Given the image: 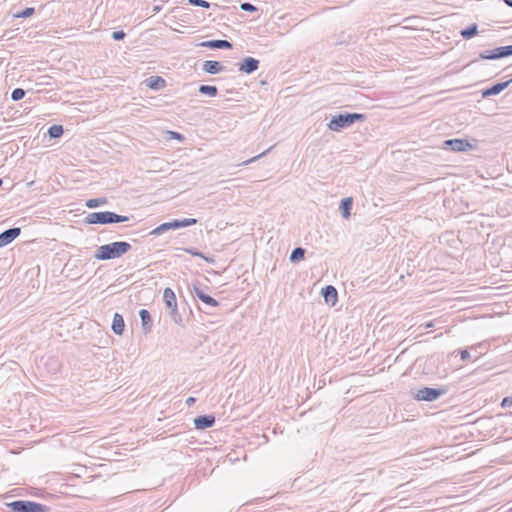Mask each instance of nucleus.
<instances>
[{
    "label": "nucleus",
    "mask_w": 512,
    "mask_h": 512,
    "mask_svg": "<svg viewBox=\"0 0 512 512\" xmlns=\"http://www.w3.org/2000/svg\"><path fill=\"white\" fill-rule=\"evenodd\" d=\"M131 248L132 246L129 242L116 241L99 246L94 257L101 261L111 260L123 256L129 252Z\"/></svg>",
    "instance_id": "1"
},
{
    "label": "nucleus",
    "mask_w": 512,
    "mask_h": 512,
    "mask_svg": "<svg viewBox=\"0 0 512 512\" xmlns=\"http://www.w3.org/2000/svg\"><path fill=\"white\" fill-rule=\"evenodd\" d=\"M365 119L366 116L365 114L362 113H339L337 115L332 116L330 122L328 123V128L332 131L339 132L343 129L352 126L354 123L364 121Z\"/></svg>",
    "instance_id": "2"
},
{
    "label": "nucleus",
    "mask_w": 512,
    "mask_h": 512,
    "mask_svg": "<svg viewBox=\"0 0 512 512\" xmlns=\"http://www.w3.org/2000/svg\"><path fill=\"white\" fill-rule=\"evenodd\" d=\"M129 219V216L119 215L112 211H99L89 213L85 217V223L106 225L126 222L129 221Z\"/></svg>",
    "instance_id": "3"
},
{
    "label": "nucleus",
    "mask_w": 512,
    "mask_h": 512,
    "mask_svg": "<svg viewBox=\"0 0 512 512\" xmlns=\"http://www.w3.org/2000/svg\"><path fill=\"white\" fill-rule=\"evenodd\" d=\"M7 508L12 512H48L49 507L41 503L29 500H15L6 503Z\"/></svg>",
    "instance_id": "4"
},
{
    "label": "nucleus",
    "mask_w": 512,
    "mask_h": 512,
    "mask_svg": "<svg viewBox=\"0 0 512 512\" xmlns=\"http://www.w3.org/2000/svg\"><path fill=\"white\" fill-rule=\"evenodd\" d=\"M197 223V219L195 218H185V219H174L170 222H165L154 228L149 232V235H161L169 230H177L184 227H189Z\"/></svg>",
    "instance_id": "5"
},
{
    "label": "nucleus",
    "mask_w": 512,
    "mask_h": 512,
    "mask_svg": "<svg viewBox=\"0 0 512 512\" xmlns=\"http://www.w3.org/2000/svg\"><path fill=\"white\" fill-rule=\"evenodd\" d=\"M447 391L446 387H423L413 394V398L417 401L433 402L445 395Z\"/></svg>",
    "instance_id": "6"
},
{
    "label": "nucleus",
    "mask_w": 512,
    "mask_h": 512,
    "mask_svg": "<svg viewBox=\"0 0 512 512\" xmlns=\"http://www.w3.org/2000/svg\"><path fill=\"white\" fill-rule=\"evenodd\" d=\"M443 147L454 152H465L474 149L475 145L467 139L454 138L445 140Z\"/></svg>",
    "instance_id": "7"
},
{
    "label": "nucleus",
    "mask_w": 512,
    "mask_h": 512,
    "mask_svg": "<svg viewBox=\"0 0 512 512\" xmlns=\"http://www.w3.org/2000/svg\"><path fill=\"white\" fill-rule=\"evenodd\" d=\"M191 294L193 297L198 298L201 302L204 304L211 306V307H218L220 304L219 302L213 298L212 296L208 295L202 286L198 284H193V288L191 290Z\"/></svg>",
    "instance_id": "8"
},
{
    "label": "nucleus",
    "mask_w": 512,
    "mask_h": 512,
    "mask_svg": "<svg viewBox=\"0 0 512 512\" xmlns=\"http://www.w3.org/2000/svg\"><path fill=\"white\" fill-rule=\"evenodd\" d=\"M259 65L260 62L258 59L248 56L238 63V69L242 73L251 74L258 70Z\"/></svg>",
    "instance_id": "9"
},
{
    "label": "nucleus",
    "mask_w": 512,
    "mask_h": 512,
    "mask_svg": "<svg viewBox=\"0 0 512 512\" xmlns=\"http://www.w3.org/2000/svg\"><path fill=\"white\" fill-rule=\"evenodd\" d=\"M512 83V78L504 81L493 84L492 86L481 91L483 98H488L490 96H495L504 91L509 85Z\"/></svg>",
    "instance_id": "10"
},
{
    "label": "nucleus",
    "mask_w": 512,
    "mask_h": 512,
    "mask_svg": "<svg viewBox=\"0 0 512 512\" xmlns=\"http://www.w3.org/2000/svg\"><path fill=\"white\" fill-rule=\"evenodd\" d=\"M21 233V228L12 227L0 233V248L14 241Z\"/></svg>",
    "instance_id": "11"
},
{
    "label": "nucleus",
    "mask_w": 512,
    "mask_h": 512,
    "mask_svg": "<svg viewBox=\"0 0 512 512\" xmlns=\"http://www.w3.org/2000/svg\"><path fill=\"white\" fill-rule=\"evenodd\" d=\"M215 416L212 414L199 415L194 418V426L198 430H205L214 426Z\"/></svg>",
    "instance_id": "12"
},
{
    "label": "nucleus",
    "mask_w": 512,
    "mask_h": 512,
    "mask_svg": "<svg viewBox=\"0 0 512 512\" xmlns=\"http://www.w3.org/2000/svg\"><path fill=\"white\" fill-rule=\"evenodd\" d=\"M321 295L324 298L325 303L330 306H334L338 301L337 289L332 285H327L321 290Z\"/></svg>",
    "instance_id": "13"
},
{
    "label": "nucleus",
    "mask_w": 512,
    "mask_h": 512,
    "mask_svg": "<svg viewBox=\"0 0 512 512\" xmlns=\"http://www.w3.org/2000/svg\"><path fill=\"white\" fill-rule=\"evenodd\" d=\"M199 46L209 49H231L233 47V44L228 40L215 39L203 41L199 44Z\"/></svg>",
    "instance_id": "14"
},
{
    "label": "nucleus",
    "mask_w": 512,
    "mask_h": 512,
    "mask_svg": "<svg viewBox=\"0 0 512 512\" xmlns=\"http://www.w3.org/2000/svg\"><path fill=\"white\" fill-rule=\"evenodd\" d=\"M202 69L208 74H218L225 70V67L219 61L207 60L203 63Z\"/></svg>",
    "instance_id": "15"
},
{
    "label": "nucleus",
    "mask_w": 512,
    "mask_h": 512,
    "mask_svg": "<svg viewBox=\"0 0 512 512\" xmlns=\"http://www.w3.org/2000/svg\"><path fill=\"white\" fill-rule=\"evenodd\" d=\"M145 84L151 90H160L166 87V80L161 76H150L145 80Z\"/></svg>",
    "instance_id": "16"
},
{
    "label": "nucleus",
    "mask_w": 512,
    "mask_h": 512,
    "mask_svg": "<svg viewBox=\"0 0 512 512\" xmlns=\"http://www.w3.org/2000/svg\"><path fill=\"white\" fill-rule=\"evenodd\" d=\"M141 319L142 329L145 333H149L152 330L153 322L150 312L147 309H141L139 311Z\"/></svg>",
    "instance_id": "17"
},
{
    "label": "nucleus",
    "mask_w": 512,
    "mask_h": 512,
    "mask_svg": "<svg viewBox=\"0 0 512 512\" xmlns=\"http://www.w3.org/2000/svg\"><path fill=\"white\" fill-rule=\"evenodd\" d=\"M353 207V198L346 197L340 201L339 210L343 218L349 219Z\"/></svg>",
    "instance_id": "18"
},
{
    "label": "nucleus",
    "mask_w": 512,
    "mask_h": 512,
    "mask_svg": "<svg viewBox=\"0 0 512 512\" xmlns=\"http://www.w3.org/2000/svg\"><path fill=\"white\" fill-rule=\"evenodd\" d=\"M111 329L116 335L123 334L124 329H125V322H124V318L121 314H119V313L114 314Z\"/></svg>",
    "instance_id": "19"
},
{
    "label": "nucleus",
    "mask_w": 512,
    "mask_h": 512,
    "mask_svg": "<svg viewBox=\"0 0 512 512\" xmlns=\"http://www.w3.org/2000/svg\"><path fill=\"white\" fill-rule=\"evenodd\" d=\"M163 300L167 309L177 305L176 295L174 291L169 287L165 288L163 291Z\"/></svg>",
    "instance_id": "20"
},
{
    "label": "nucleus",
    "mask_w": 512,
    "mask_h": 512,
    "mask_svg": "<svg viewBox=\"0 0 512 512\" xmlns=\"http://www.w3.org/2000/svg\"><path fill=\"white\" fill-rule=\"evenodd\" d=\"M478 33V25L476 23H473L460 31L461 37L466 40L473 38Z\"/></svg>",
    "instance_id": "21"
},
{
    "label": "nucleus",
    "mask_w": 512,
    "mask_h": 512,
    "mask_svg": "<svg viewBox=\"0 0 512 512\" xmlns=\"http://www.w3.org/2000/svg\"><path fill=\"white\" fill-rule=\"evenodd\" d=\"M184 252L194 256V257H200L204 259L206 262L213 264L215 262V259L210 256H206L201 251L197 250L196 248L190 247V248H181Z\"/></svg>",
    "instance_id": "22"
},
{
    "label": "nucleus",
    "mask_w": 512,
    "mask_h": 512,
    "mask_svg": "<svg viewBox=\"0 0 512 512\" xmlns=\"http://www.w3.org/2000/svg\"><path fill=\"white\" fill-rule=\"evenodd\" d=\"M198 91L200 94L206 95L209 97H216L218 94V88L214 85L202 84L199 86Z\"/></svg>",
    "instance_id": "23"
},
{
    "label": "nucleus",
    "mask_w": 512,
    "mask_h": 512,
    "mask_svg": "<svg viewBox=\"0 0 512 512\" xmlns=\"http://www.w3.org/2000/svg\"><path fill=\"white\" fill-rule=\"evenodd\" d=\"M306 250L302 247H296L292 250L289 260L292 263H297L305 258Z\"/></svg>",
    "instance_id": "24"
},
{
    "label": "nucleus",
    "mask_w": 512,
    "mask_h": 512,
    "mask_svg": "<svg viewBox=\"0 0 512 512\" xmlns=\"http://www.w3.org/2000/svg\"><path fill=\"white\" fill-rule=\"evenodd\" d=\"M479 58L483 60H497L500 59V55L498 52V47L492 50L482 51L479 54Z\"/></svg>",
    "instance_id": "25"
},
{
    "label": "nucleus",
    "mask_w": 512,
    "mask_h": 512,
    "mask_svg": "<svg viewBox=\"0 0 512 512\" xmlns=\"http://www.w3.org/2000/svg\"><path fill=\"white\" fill-rule=\"evenodd\" d=\"M64 133V128L62 125L54 124L48 128V136L51 139L60 138Z\"/></svg>",
    "instance_id": "26"
},
{
    "label": "nucleus",
    "mask_w": 512,
    "mask_h": 512,
    "mask_svg": "<svg viewBox=\"0 0 512 512\" xmlns=\"http://www.w3.org/2000/svg\"><path fill=\"white\" fill-rule=\"evenodd\" d=\"M170 312H169V315L171 317V319L173 320V322L181 327L184 326V323H183V319H182V316L180 315L179 311H178V306L176 305L175 307H171L169 308Z\"/></svg>",
    "instance_id": "27"
},
{
    "label": "nucleus",
    "mask_w": 512,
    "mask_h": 512,
    "mask_svg": "<svg viewBox=\"0 0 512 512\" xmlns=\"http://www.w3.org/2000/svg\"><path fill=\"white\" fill-rule=\"evenodd\" d=\"M105 204H107V198L105 197L88 199L85 203L86 207L90 209L97 208Z\"/></svg>",
    "instance_id": "28"
},
{
    "label": "nucleus",
    "mask_w": 512,
    "mask_h": 512,
    "mask_svg": "<svg viewBox=\"0 0 512 512\" xmlns=\"http://www.w3.org/2000/svg\"><path fill=\"white\" fill-rule=\"evenodd\" d=\"M498 52L501 58L509 57L512 55V44L507 46H499Z\"/></svg>",
    "instance_id": "29"
},
{
    "label": "nucleus",
    "mask_w": 512,
    "mask_h": 512,
    "mask_svg": "<svg viewBox=\"0 0 512 512\" xmlns=\"http://www.w3.org/2000/svg\"><path fill=\"white\" fill-rule=\"evenodd\" d=\"M25 94H26V92H25V90H24V89H22V88H16V89H14V90L12 91V93H11V99H12L13 101H19V100H21V99H23V98H24Z\"/></svg>",
    "instance_id": "30"
},
{
    "label": "nucleus",
    "mask_w": 512,
    "mask_h": 512,
    "mask_svg": "<svg viewBox=\"0 0 512 512\" xmlns=\"http://www.w3.org/2000/svg\"><path fill=\"white\" fill-rule=\"evenodd\" d=\"M34 12H35V9L33 7H26L25 9H23L21 12H18L14 16L17 18H28V17L32 16L34 14Z\"/></svg>",
    "instance_id": "31"
},
{
    "label": "nucleus",
    "mask_w": 512,
    "mask_h": 512,
    "mask_svg": "<svg viewBox=\"0 0 512 512\" xmlns=\"http://www.w3.org/2000/svg\"><path fill=\"white\" fill-rule=\"evenodd\" d=\"M187 3L192 6H199L202 8H210L211 3L205 0H187Z\"/></svg>",
    "instance_id": "32"
},
{
    "label": "nucleus",
    "mask_w": 512,
    "mask_h": 512,
    "mask_svg": "<svg viewBox=\"0 0 512 512\" xmlns=\"http://www.w3.org/2000/svg\"><path fill=\"white\" fill-rule=\"evenodd\" d=\"M240 8L246 12H256L257 7L250 2H244L240 5Z\"/></svg>",
    "instance_id": "33"
},
{
    "label": "nucleus",
    "mask_w": 512,
    "mask_h": 512,
    "mask_svg": "<svg viewBox=\"0 0 512 512\" xmlns=\"http://www.w3.org/2000/svg\"><path fill=\"white\" fill-rule=\"evenodd\" d=\"M272 149V147H270L269 149H267L266 151L260 153L259 155L255 156V157H252L251 159H248L246 161H243L240 165H248L254 161H256L257 159L263 157L264 155H266L270 150Z\"/></svg>",
    "instance_id": "34"
},
{
    "label": "nucleus",
    "mask_w": 512,
    "mask_h": 512,
    "mask_svg": "<svg viewBox=\"0 0 512 512\" xmlns=\"http://www.w3.org/2000/svg\"><path fill=\"white\" fill-rule=\"evenodd\" d=\"M126 33L123 30H117L112 33V39L115 41H121L125 38Z\"/></svg>",
    "instance_id": "35"
},
{
    "label": "nucleus",
    "mask_w": 512,
    "mask_h": 512,
    "mask_svg": "<svg viewBox=\"0 0 512 512\" xmlns=\"http://www.w3.org/2000/svg\"><path fill=\"white\" fill-rule=\"evenodd\" d=\"M502 408H510L512 407V395L508 397H504L501 402Z\"/></svg>",
    "instance_id": "36"
},
{
    "label": "nucleus",
    "mask_w": 512,
    "mask_h": 512,
    "mask_svg": "<svg viewBox=\"0 0 512 512\" xmlns=\"http://www.w3.org/2000/svg\"><path fill=\"white\" fill-rule=\"evenodd\" d=\"M461 360L466 361L470 359V353L467 349L460 350Z\"/></svg>",
    "instance_id": "37"
},
{
    "label": "nucleus",
    "mask_w": 512,
    "mask_h": 512,
    "mask_svg": "<svg viewBox=\"0 0 512 512\" xmlns=\"http://www.w3.org/2000/svg\"><path fill=\"white\" fill-rule=\"evenodd\" d=\"M170 134H171V138H173V139H176V140H183L184 139V136L181 133H179V132L171 131Z\"/></svg>",
    "instance_id": "38"
},
{
    "label": "nucleus",
    "mask_w": 512,
    "mask_h": 512,
    "mask_svg": "<svg viewBox=\"0 0 512 512\" xmlns=\"http://www.w3.org/2000/svg\"><path fill=\"white\" fill-rule=\"evenodd\" d=\"M195 402H196V398H195V397L190 396V397H188V398L186 399V404H187L189 407H191Z\"/></svg>",
    "instance_id": "39"
},
{
    "label": "nucleus",
    "mask_w": 512,
    "mask_h": 512,
    "mask_svg": "<svg viewBox=\"0 0 512 512\" xmlns=\"http://www.w3.org/2000/svg\"><path fill=\"white\" fill-rule=\"evenodd\" d=\"M503 2H504L507 6H509V7H511V8H512V0H503Z\"/></svg>",
    "instance_id": "40"
},
{
    "label": "nucleus",
    "mask_w": 512,
    "mask_h": 512,
    "mask_svg": "<svg viewBox=\"0 0 512 512\" xmlns=\"http://www.w3.org/2000/svg\"><path fill=\"white\" fill-rule=\"evenodd\" d=\"M424 326H425V328H431V327H433L434 325H433V322H432V321H430V322L426 323Z\"/></svg>",
    "instance_id": "41"
},
{
    "label": "nucleus",
    "mask_w": 512,
    "mask_h": 512,
    "mask_svg": "<svg viewBox=\"0 0 512 512\" xmlns=\"http://www.w3.org/2000/svg\"><path fill=\"white\" fill-rule=\"evenodd\" d=\"M154 11H159V7L158 6L154 7Z\"/></svg>",
    "instance_id": "42"
}]
</instances>
